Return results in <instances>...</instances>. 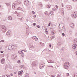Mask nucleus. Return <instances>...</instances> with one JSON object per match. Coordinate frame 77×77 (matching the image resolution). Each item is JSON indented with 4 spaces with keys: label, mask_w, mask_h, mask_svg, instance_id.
<instances>
[{
    "label": "nucleus",
    "mask_w": 77,
    "mask_h": 77,
    "mask_svg": "<svg viewBox=\"0 0 77 77\" xmlns=\"http://www.w3.org/2000/svg\"><path fill=\"white\" fill-rule=\"evenodd\" d=\"M39 6H41V7H42V3L40 2L39 4Z\"/></svg>",
    "instance_id": "24"
},
{
    "label": "nucleus",
    "mask_w": 77,
    "mask_h": 77,
    "mask_svg": "<svg viewBox=\"0 0 77 77\" xmlns=\"http://www.w3.org/2000/svg\"><path fill=\"white\" fill-rule=\"evenodd\" d=\"M11 59L13 60H15L17 59V56L15 55H13L11 56Z\"/></svg>",
    "instance_id": "5"
},
{
    "label": "nucleus",
    "mask_w": 77,
    "mask_h": 77,
    "mask_svg": "<svg viewBox=\"0 0 77 77\" xmlns=\"http://www.w3.org/2000/svg\"><path fill=\"white\" fill-rule=\"evenodd\" d=\"M37 27H38V28H40L41 27V26L39 25H37Z\"/></svg>",
    "instance_id": "40"
},
{
    "label": "nucleus",
    "mask_w": 77,
    "mask_h": 77,
    "mask_svg": "<svg viewBox=\"0 0 77 77\" xmlns=\"http://www.w3.org/2000/svg\"><path fill=\"white\" fill-rule=\"evenodd\" d=\"M17 10H21V11H23V10H22V8L20 7H18L17 8Z\"/></svg>",
    "instance_id": "22"
},
{
    "label": "nucleus",
    "mask_w": 77,
    "mask_h": 77,
    "mask_svg": "<svg viewBox=\"0 0 77 77\" xmlns=\"http://www.w3.org/2000/svg\"><path fill=\"white\" fill-rule=\"evenodd\" d=\"M58 45H59V46H60V45H61V43L60 42H58Z\"/></svg>",
    "instance_id": "33"
},
{
    "label": "nucleus",
    "mask_w": 77,
    "mask_h": 77,
    "mask_svg": "<svg viewBox=\"0 0 77 77\" xmlns=\"http://www.w3.org/2000/svg\"><path fill=\"white\" fill-rule=\"evenodd\" d=\"M0 29L1 30L4 32H6V28L5 27V26L4 25H0Z\"/></svg>",
    "instance_id": "3"
},
{
    "label": "nucleus",
    "mask_w": 77,
    "mask_h": 77,
    "mask_svg": "<svg viewBox=\"0 0 77 77\" xmlns=\"http://www.w3.org/2000/svg\"><path fill=\"white\" fill-rule=\"evenodd\" d=\"M50 14L51 15H54V13L53 12H50Z\"/></svg>",
    "instance_id": "31"
},
{
    "label": "nucleus",
    "mask_w": 77,
    "mask_h": 77,
    "mask_svg": "<svg viewBox=\"0 0 77 77\" xmlns=\"http://www.w3.org/2000/svg\"><path fill=\"white\" fill-rule=\"evenodd\" d=\"M70 26L71 28H74V24L73 23H70Z\"/></svg>",
    "instance_id": "15"
},
{
    "label": "nucleus",
    "mask_w": 77,
    "mask_h": 77,
    "mask_svg": "<svg viewBox=\"0 0 77 77\" xmlns=\"http://www.w3.org/2000/svg\"><path fill=\"white\" fill-rule=\"evenodd\" d=\"M66 75H67V77H68V76H69V73L66 74Z\"/></svg>",
    "instance_id": "46"
},
{
    "label": "nucleus",
    "mask_w": 77,
    "mask_h": 77,
    "mask_svg": "<svg viewBox=\"0 0 77 77\" xmlns=\"http://www.w3.org/2000/svg\"><path fill=\"white\" fill-rule=\"evenodd\" d=\"M72 47L73 48H76L77 47V44H75L73 45Z\"/></svg>",
    "instance_id": "18"
},
{
    "label": "nucleus",
    "mask_w": 77,
    "mask_h": 77,
    "mask_svg": "<svg viewBox=\"0 0 77 77\" xmlns=\"http://www.w3.org/2000/svg\"><path fill=\"white\" fill-rule=\"evenodd\" d=\"M2 77H5V75H2Z\"/></svg>",
    "instance_id": "59"
},
{
    "label": "nucleus",
    "mask_w": 77,
    "mask_h": 77,
    "mask_svg": "<svg viewBox=\"0 0 77 77\" xmlns=\"http://www.w3.org/2000/svg\"><path fill=\"white\" fill-rule=\"evenodd\" d=\"M10 75H11V76H13V74L12 73H11Z\"/></svg>",
    "instance_id": "53"
},
{
    "label": "nucleus",
    "mask_w": 77,
    "mask_h": 77,
    "mask_svg": "<svg viewBox=\"0 0 77 77\" xmlns=\"http://www.w3.org/2000/svg\"><path fill=\"white\" fill-rule=\"evenodd\" d=\"M54 33H55V32H54V31H52L51 33V35H53Z\"/></svg>",
    "instance_id": "23"
},
{
    "label": "nucleus",
    "mask_w": 77,
    "mask_h": 77,
    "mask_svg": "<svg viewBox=\"0 0 77 77\" xmlns=\"http://www.w3.org/2000/svg\"><path fill=\"white\" fill-rule=\"evenodd\" d=\"M62 14H63V15L64 14V12L63 11H61Z\"/></svg>",
    "instance_id": "44"
},
{
    "label": "nucleus",
    "mask_w": 77,
    "mask_h": 77,
    "mask_svg": "<svg viewBox=\"0 0 77 77\" xmlns=\"http://www.w3.org/2000/svg\"><path fill=\"white\" fill-rule=\"evenodd\" d=\"M49 47H51V44H50V45H49Z\"/></svg>",
    "instance_id": "62"
},
{
    "label": "nucleus",
    "mask_w": 77,
    "mask_h": 77,
    "mask_svg": "<svg viewBox=\"0 0 77 77\" xmlns=\"http://www.w3.org/2000/svg\"><path fill=\"white\" fill-rule=\"evenodd\" d=\"M52 10L53 11H55L56 10V8H53Z\"/></svg>",
    "instance_id": "43"
},
{
    "label": "nucleus",
    "mask_w": 77,
    "mask_h": 77,
    "mask_svg": "<svg viewBox=\"0 0 77 77\" xmlns=\"http://www.w3.org/2000/svg\"><path fill=\"white\" fill-rule=\"evenodd\" d=\"M55 37L54 36H52L51 37V39H53Z\"/></svg>",
    "instance_id": "36"
},
{
    "label": "nucleus",
    "mask_w": 77,
    "mask_h": 77,
    "mask_svg": "<svg viewBox=\"0 0 77 77\" xmlns=\"http://www.w3.org/2000/svg\"><path fill=\"white\" fill-rule=\"evenodd\" d=\"M8 20L11 21L12 20V17L11 16H8Z\"/></svg>",
    "instance_id": "17"
},
{
    "label": "nucleus",
    "mask_w": 77,
    "mask_h": 77,
    "mask_svg": "<svg viewBox=\"0 0 77 77\" xmlns=\"http://www.w3.org/2000/svg\"><path fill=\"white\" fill-rule=\"evenodd\" d=\"M48 62V63H51V62H49V61H47Z\"/></svg>",
    "instance_id": "63"
},
{
    "label": "nucleus",
    "mask_w": 77,
    "mask_h": 77,
    "mask_svg": "<svg viewBox=\"0 0 77 77\" xmlns=\"http://www.w3.org/2000/svg\"><path fill=\"white\" fill-rule=\"evenodd\" d=\"M75 36H77V32H76L75 34Z\"/></svg>",
    "instance_id": "58"
},
{
    "label": "nucleus",
    "mask_w": 77,
    "mask_h": 77,
    "mask_svg": "<svg viewBox=\"0 0 77 77\" xmlns=\"http://www.w3.org/2000/svg\"><path fill=\"white\" fill-rule=\"evenodd\" d=\"M60 77V75L59 74H57V77Z\"/></svg>",
    "instance_id": "57"
},
{
    "label": "nucleus",
    "mask_w": 77,
    "mask_h": 77,
    "mask_svg": "<svg viewBox=\"0 0 77 77\" xmlns=\"http://www.w3.org/2000/svg\"><path fill=\"white\" fill-rule=\"evenodd\" d=\"M18 53H19L20 54H22L23 53V52L21 51H18Z\"/></svg>",
    "instance_id": "34"
},
{
    "label": "nucleus",
    "mask_w": 77,
    "mask_h": 77,
    "mask_svg": "<svg viewBox=\"0 0 77 77\" xmlns=\"http://www.w3.org/2000/svg\"><path fill=\"white\" fill-rule=\"evenodd\" d=\"M29 32L28 31H27L26 32V34L27 35V36H28V35H29Z\"/></svg>",
    "instance_id": "25"
},
{
    "label": "nucleus",
    "mask_w": 77,
    "mask_h": 77,
    "mask_svg": "<svg viewBox=\"0 0 77 77\" xmlns=\"http://www.w3.org/2000/svg\"><path fill=\"white\" fill-rule=\"evenodd\" d=\"M67 8L68 10H70V9H71V6L69 5L67 6Z\"/></svg>",
    "instance_id": "19"
},
{
    "label": "nucleus",
    "mask_w": 77,
    "mask_h": 77,
    "mask_svg": "<svg viewBox=\"0 0 77 77\" xmlns=\"http://www.w3.org/2000/svg\"><path fill=\"white\" fill-rule=\"evenodd\" d=\"M49 62H51V63H54V62H52V60H49Z\"/></svg>",
    "instance_id": "32"
},
{
    "label": "nucleus",
    "mask_w": 77,
    "mask_h": 77,
    "mask_svg": "<svg viewBox=\"0 0 77 77\" xmlns=\"http://www.w3.org/2000/svg\"><path fill=\"white\" fill-rule=\"evenodd\" d=\"M62 36H65V34H64V33H63L62 34Z\"/></svg>",
    "instance_id": "50"
},
{
    "label": "nucleus",
    "mask_w": 77,
    "mask_h": 77,
    "mask_svg": "<svg viewBox=\"0 0 77 77\" xmlns=\"http://www.w3.org/2000/svg\"><path fill=\"white\" fill-rule=\"evenodd\" d=\"M23 71H22V72H21V71L19 72H18V75H20L21 74H23Z\"/></svg>",
    "instance_id": "21"
},
{
    "label": "nucleus",
    "mask_w": 77,
    "mask_h": 77,
    "mask_svg": "<svg viewBox=\"0 0 77 77\" xmlns=\"http://www.w3.org/2000/svg\"><path fill=\"white\" fill-rule=\"evenodd\" d=\"M70 66V63L68 62H66L64 64V68L66 69H68L69 68Z\"/></svg>",
    "instance_id": "2"
},
{
    "label": "nucleus",
    "mask_w": 77,
    "mask_h": 77,
    "mask_svg": "<svg viewBox=\"0 0 77 77\" xmlns=\"http://www.w3.org/2000/svg\"><path fill=\"white\" fill-rule=\"evenodd\" d=\"M18 19L20 20V21H22V18H18Z\"/></svg>",
    "instance_id": "45"
},
{
    "label": "nucleus",
    "mask_w": 77,
    "mask_h": 77,
    "mask_svg": "<svg viewBox=\"0 0 77 77\" xmlns=\"http://www.w3.org/2000/svg\"><path fill=\"white\" fill-rule=\"evenodd\" d=\"M7 5V6H9L10 5L9 3H7L6 4Z\"/></svg>",
    "instance_id": "56"
},
{
    "label": "nucleus",
    "mask_w": 77,
    "mask_h": 77,
    "mask_svg": "<svg viewBox=\"0 0 77 77\" xmlns=\"http://www.w3.org/2000/svg\"><path fill=\"white\" fill-rule=\"evenodd\" d=\"M32 66L33 67L34 66H36V65H37V63L36 62L34 61L32 63Z\"/></svg>",
    "instance_id": "10"
},
{
    "label": "nucleus",
    "mask_w": 77,
    "mask_h": 77,
    "mask_svg": "<svg viewBox=\"0 0 77 77\" xmlns=\"http://www.w3.org/2000/svg\"><path fill=\"white\" fill-rule=\"evenodd\" d=\"M46 34H48V32L47 31V30H46Z\"/></svg>",
    "instance_id": "52"
},
{
    "label": "nucleus",
    "mask_w": 77,
    "mask_h": 77,
    "mask_svg": "<svg viewBox=\"0 0 77 77\" xmlns=\"http://www.w3.org/2000/svg\"><path fill=\"white\" fill-rule=\"evenodd\" d=\"M51 77H55V76H54V75H51Z\"/></svg>",
    "instance_id": "47"
},
{
    "label": "nucleus",
    "mask_w": 77,
    "mask_h": 77,
    "mask_svg": "<svg viewBox=\"0 0 77 77\" xmlns=\"http://www.w3.org/2000/svg\"><path fill=\"white\" fill-rule=\"evenodd\" d=\"M62 7H63V3H62Z\"/></svg>",
    "instance_id": "60"
},
{
    "label": "nucleus",
    "mask_w": 77,
    "mask_h": 77,
    "mask_svg": "<svg viewBox=\"0 0 77 77\" xmlns=\"http://www.w3.org/2000/svg\"><path fill=\"white\" fill-rule=\"evenodd\" d=\"M21 56L22 57H24V54L23 52H22V54H21Z\"/></svg>",
    "instance_id": "30"
},
{
    "label": "nucleus",
    "mask_w": 77,
    "mask_h": 77,
    "mask_svg": "<svg viewBox=\"0 0 77 77\" xmlns=\"http://www.w3.org/2000/svg\"><path fill=\"white\" fill-rule=\"evenodd\" d=\"M47 67H48V68H53V66H51L48 65Z\"/></svg>",
    "instance_id": "28"
},
{
    "label": "nucleus",
    "mask_w": 77,
    "mask_h": 77,
    "mask_svg": "<svg viewBox=\"0 0 77 77\" xmlns=\"http://www.w3.org/2000/svg\"><path fill=\"white\" fill-rule=\"evenodd\" d=\"M1 63L2 64H3L5 62V60L4 59H2L1 60Z\"/></svg>",
    "instance_id": "14"
},
{
    "label": "nucleus",
    "mask_w": 77,
    "mask_h": 77,
    "mask_svg": "<svg viewBox=\"0 0 77 77\" xmlns=\"http://www.w3.org/2000/svg\"><path fill=\"white\" fill-rule=\"evenodd\" d=\"M44 14L45 15H47L48 14V12L47 11H46L44 13Z\"/></svg>",
    "instance_id": "20"
},
{
    "label": "nucleus",
    "mask_w": 77,
    "mask_h": 77,
    "mask_svg": "<svg viewBox=\"0 0 77 77\" xmlns=\"http://www.w3.org/2000/svg\"><path fill=\"white\" fill-rule=\"evenodd\" d=\"M14 46L10 45L8 47V49L9 50H12L14 49Z\"/></svg>",
    "instance_id": "11"
},
{
    "label": "nucleus",
    "mask_w": 77,
    "mask_h": 77,
    "mask_svg": "<svg viewBox=\"0 0 77 77\" xmlns=\"http://www.w3.org/2000/svg\"><path fill=\"white\" fill-rule=\"evenodd\" d=\"M33 48H34V46H33V44H30L29 47V49L30 50H33Z\"/></svg>",
    "instance_id": "7"
},
{
    "label": "nucleus",
    "mask_w": 77,
    "mask_h": 77,
    "mask_svg": "<svg viewBox=\"0 0 77 77\" xmlns=\"http://www.w3.org/2000/svg\"><path fill=\"white\" fill-rule=\"evenodd\" d=\"M4 41L3 40H2L1 41H0V43H1L2 42H4Z\"/></svg>",
    "instance_id": "41"
},
{
    "label": "nucleus",
    "mask_w": 77,
    "mask_h": 77,
    "mask_svg": "<svg viewBox=\"0 0 77 77\" xmlns=\"http://www.w3.org/2000/svg\"><path fill=\"white\" fill-rule=\"evenodd\" d=\"M20 68L21 69H26V68H25V66H24V65H22L20 66Z\"/></svg>",
    "instance_id": "16"
},
{
    "label": "nucleus",
    "mask_w": 77,
    "mask_h": 77,
    "mask_svg": "<svg viewBox=\"0 0 77 77\" xmlns=\"http://www.w3.org/2000/svg\"><path fill=\"white\" fill-rule=\"evenodd\" d=\"M25 5L26 6H28L29 5V2L28 0H26L25 1Z\"/></svg>",
    "instance_id": "12"
},
{
    "label": "nucleus",
    "mask_w": 77,
    "mask_h": 77,
    "mask_svg": "<svg viewBox=\"0 0 77 77\" xmlns=\"http://www.w3.org/2000/svg\"><path fill=\"white\" fill-rule=\"evenodd\" d=\"M32 14L35 15V12H34V11H32Z\"/></svg>",
    "instance_id": "51"
},
{
    "label": "nucleus",
    "mask_w": 77,
    "mask_h": 77,
    "mask_svg": "<svg viewBox=\"0 0 77 77\" xmlns=\"http://www.w3.org/2000/svg\"><path fill=\"white\" fill-rule=\"evenodd\" d=\"M59 26H61V30L64 31V32H65V27H64V24L63 23H60L59 24Z\"/></svg>",
    "instance_id": "4"
},
{
    "label": "nucleus",
    "mask_w": 77,
    "mask_h": 77,
    "mask_svg": "<svg viewBox=\"0 0 77 77\" xmlns=\"http://www.w3.org/2000/svg\"><path fill=\"white\" fill-rule=\"evenodd\" d=\"M18 63H21V62L20 60H19L17 61Z\"/></svg>",
    "instance_id": "42"
},
{
    "label": "nucleus",
    "mask_w": 77,
    "mask_h": 77,
    "mask_svg": "<svg viewBox=\"0 0 77 77\" xmlns=\"http://www.w3.org/2000/svg\"><path fill=\"white\" fill-rule=\"evenodd\" d=\"M34 74H36V72H34Z\"/></svg>",
    "instance_id": "64"
},
{
    "label": "nucleus",
    "mask_w": 77,
    "mask_h": 77,
    "mask_svg": "<svg viewBox=\"0 0 77 77\" xmlns=\"http://www.w3.org/2000/svg\"><path fill=\"white\" fill-rule=\"evenodd\" d=\"M21 4V1H16L14 3H13L12 5V8L13 9H15V6L19 5Z\"/></svg>",
    "instance_id": "1"
},
{
    "label": "nucleus",
    "mask_w": 77,
    "mask_h": 77,
    "mask_svg": "<svg viewBox=\"0 0 77 77\" xmlns=\"http://www.w3.org/2000/svg\"><path fill=\"white\" fill-rule=\"evenodd\" d=\"M32 39L34 41H38V38L36 36H34L32 37Z\"/></svg>",
    "instance_id": "13"
},
{
    "label": "nucleus",
    "mask_w": 77,
    "mask_h": 77,
    "mask_svg": "<svg viewBox=\"0 0 77 77\" xmlns=\"http://www.w3.org/2000/svg\"><path fill=\"white\" fill-rule=\"evenodd\" d=\"M52 23L51 22L49 23V24H48V26H50L51 25H52Z\"/></svg>",
    "instance_id": "35"
},
{
    "label": "nucleus",
    "mask_w": 77,
    "mask_h": 77,
    "mask_svg": "<svg viewBox=\"0 0 77 77\" xmlns=\"http://www.w3.org/2000/svg\"><path fill=\"white\" fill-rule=\"evenodd\" d=\"M45 63H42L39 66V68H40V69H42L44 67V66H45Z\"/></svg>",
    "instance_id": "9"
},
{
    "label": "nucleus",
    "mask_w": 77,
    "mask_h": 77,
    "mask_svg": "<svg viewBox=\"0 0 77 77\" xmlns=\"http://www.w3.org/2000/svg\"><path fill=\"white\" fill-rule=\"evenodd\" d=\"M56 8L57 9H58V8H59V6H57V5H56Z\"/></svg>",
    "instance_id": "54"
},
{
    "label": "nucleus",
    "mask_w": 77,
    "mask_h": 77,
    "mask_svg": "<svg viewBox=\"0 0 77 77\" xmlns=\"http://www.w3.org/2000/svg\"><path fill=\"white\" fill-rule=\"evenodd\" d=\"M0 50H2V46L0 45Z\"/></svg>",
    "instance_id": "38"
},
{
    "label": "nucleus",
    "mask_w": 77,
    "mask_h": 77,
    "mask_svg": "<svg viewBox=\"0 0 77 77\" xmlns=\"http://www.w3.org/2000/svg\"><path fill=\"white\" fill-rule=\"evenodd\" d=\"M73 1H74V2H75L76 1H77V0H72Z\"/></svg>",
    "instance_id": "61"
},
{
    "label": "nucleus",
    "mask_w": 77,
    "mask_h": 77,
    "mask_svg": "<svg viewBox=\"0 0 77 77\" xmlns=\"http://www.w3.org/2000/svg\"><path fill=\"white\" fill-rule=\"evenodd\" d=\"M6 76H7V77H11L10 76V75H6Z\"/></svg>",
    "instance_id": "55"
},
{
    "label": "nucleus",
    "mask_w": 77,
    "mask_h": 77,
    "mask_svg": "<svg viewBox=\"0 0 77 77\" xmlns=\"http://www.w3.org/2000/svg\"><path fill=\"white\" fill-rule=\"evenodd\" d=\"M6 35L7 36H10L11 35V31L10 30H8L7 31Z\"/></svg>",
    "instance_id": "8"
},
{
    "label": "nucleus",
    "mask_w": 77,
    "mask_h": 77,
    "mask_svg": "<svg viewBox=\"0 0 77 77\" xmlns=\"http://www.w3.org/2000/svg\"><path fill=\"white\" fill-rule=\"evenodd\" d=\"M74 41H75V43H76V42H77V39H75Z\"/></svg>",
    "instance_id": "37"
},
{
    "label": "nucleus",
    "mask_w": 77,
    "mask_h": 77,
    "mask_svg": "<svg viewBox=\"0 0 77 77\" xmlns=\"http://www.w3.org/2000/svg\"><path fill=\"white\" fill-rule=\"evenodd\" d=\"M3 52H4V51H0V52L1 53H3Z\"/></svg>",
    "instance_id": "48"
},
{
    "label": "nucleus",
    "mask_w": 77,
    "mask_h": 77,
    "mask_svg": "<svg viewBox=\"0 0 77 77\" xmlns=\"http://www.w3.org/2000/svg\"><path fill=\"white\" fill-rule=\"evenodd\" d=\"M33 25L34 26H36V23H34Z\"/></svg>",
    "instance_id": "49"
},
{
    "label": "nucleus",
    "mask_w": 77,
    "mask_h": 77,
    "mask_svg": "<svg viewBox=\"0 0 77 77\" xmlns=\"http://www.w3.org/2000/svg\"><path fill=\"white\" fill-rule=\"evenodd\" d=\"M72 31H69V35H72Z\"/></svg>",
    "instance_id": "27"
},
{
    "label": "nucleus",
    "mask_w": 77,
    "mask_h": 77,
    "mask_svg": "<svg viewBox=\"0 0 77 77\" xmlns=\"http://www.w3.org/2000/svg\"><path fill=\"white\" fill-rule=\"evenodd\" d=\"M72 18H75L77 17V14H76V13L74 12L71 15Z\"/></svg>",
    "instance_id": "6"
},
{
    "label": "nucleus",
    "mask_w": 77,
    "mask_h": 77,
    "mask_svg": "<svg viewBox=\"0 0 77 77\" xmlns=\"http://www.w3.org/2000/svg\"><path fill=\"white\" fill-rule=\"evenodd\" d=\"M74 77H77V74H75V75H74Z\"/></svg>",
    "instance_id": "39"
},
{
    "label": "nucleus",
    "mask_w": 77,
    "mask_h": 77,
    "mask_svg": "<svg viewBox=\"0 0 77 77\" xmlns=\"http://www.w3.org/2000/svg\"><path fill=\"white\" fill-rule=\"evenodd\" d=\"M51 5H47V7L48 8V9H49V8H50V6H51Z\"/></svg>",
    "instance_id": "26"
},
{
    "label": "nucleus",
    "mask_w": 77,
    "mask_h": 77,
    "mask_svg": "<svg viewBox=\"0 0 77 77\" xmlns=\"http://www.w3.org/2000/svg\"><path fill=\"white\" fill-rule=\"evenodd\" d=\"M15 14H18L17 15V16H18V17H19L20 16V15H19V14H18V13H17V12H15Z\"/></svg>",
    "instance_id": "29"
}]
</instances>
